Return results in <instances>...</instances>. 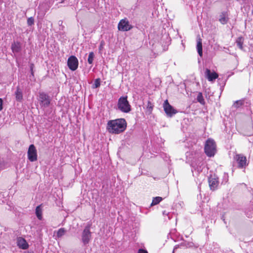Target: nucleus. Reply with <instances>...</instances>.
<instances>
[{"instance_id": "17", "label": "nucleus", "mask_w": 253, "mask_h": 253, "mask_svg": "<svg viewBox=\"0 0 253 253\" xmlns=\"http://www.w3.org/2000/svg\"><path fill=\"white\" fill-rule=\"evenodd\" d=\"M42 204H41L37 206L36 209V214L38 218L40 220L42 219Z\"/></svg>"}, {"instance_id": "27", "label": "nucleus", "mask_w": 253, "mask_h": 253, "mask_svg": "<svg viewBox=\"0 0 253 253\" xmlns=\"http://www.w3.org/2000/svg\"><path fill=\"white\" fill-rule=\"evenodd\" d=\"M34 23V19L32 17L29 18L27 20V24L29 26H31Z\"/></svg>"}, {"instance_id": "21", "label": "nucleus", "mask_w": 253, "mask_h": 253, "mask_svg": "<svg viewBox=\"0 0 253 253\" xmlns=\"http://www.w3.org/2000/svg\"><path fill=\"white\" fill-rule=\"evenodd\" d=\"M163 199L161 197H156L155 198H154L152 203L151 204V206H154L158 204L160 202H161L162 201Z\"/></svg>"}, {"instance_id": "24", "label": "nucleus", "mask_w": 253, "mask_h": 253, "mask_svg": "<svg viewBox=\"0 0 253 253\" xmlns=\"http://www.w3.org/2000/svg\"><path fill=\"white\" fill-rule=\"evenodd\" d=\"M243 104H244V101L239 100H237L234 102V103L233 104V106L236 108H238L240 107V106H242Z\"/></svg>"}, {"instance_id": "14", "label": "nucleus", "mask_w": 253, "mask_h": 253, "mask_svg": "<svg viewBox=\"0 0 253 253\" xmlns=\"http://www.w3.org/2000/svg\"><path fill=\"white\" fill-rule=\"evenodd\" d=\"M229 20L228 14L227 12H222L219 15V21L221 24L224 25L228 23Z\"/></svg>"}, {"instance_id": "15", "label": "nucleus", "mask_w": 253, "mask_h": 253, "mask_svg": "<svg viewBox=\"0 0 253 253\" xmlns=\"http://www.w3.org/2000/svg\"><path fill=\"white\" fill-rule=\"evenodd\" d=\"M197 49L199 55L202 57L203 55L202 40L200 37L197 38Z\"/></svg>"}, {"instance_id": "9", "label": "nucleus", "mask_w": 253, "mask_h": 253, "mask_svg": "<svg viewBox=\"0 0 253 253\" xmlns=\"http://www.w3.org/2000/svg\"><path fill=\"white\" fill-rule=\"evenodd\" d=\"M234 159L238 163V167L240 169L245 168L248 165L247 158L242 154H236Z\"/></svg>"}, {"instance_id": "23", "label": "nucleus", "mask_w": 253, "mask_h": 253, "mask_svg": "<svg viewBox=\"0 0 253 253\" xmlns=\"http://www.w3.org/2000/svg\"><path fill=\"white\" fill-rule=\"evenodd\" d=\"M154 105L151 101H148L146 106L147 110L150 113H152Z\"/></svg>"}, {"instance_id": "7", "label": "nucleus", "mask_w": 253, "mask_h": 253, "mask_svg": "<svg viewBox=\"0 0 253 253\" xmlns=\"http://www.w3.org/2000/svg\"><path fill=\"white\" fill-rule=\"evenodd\" d=\"M163 107L165 112L169 117H171L177 113V110L169 104L167 99L164 101Z\"/></svg>"}, {"instance_id": "20", "label": "nucleus", "mask_w": 253, "mask_h": 253, "mask_svg": "<svg viewBox=\"0 0 253 253\" xmlns=\"http://www.w3.org/2000/svg\"><path fill=\"white\" fill-rule=\"evenodd\" d=\"M197 99L198 102H199L201 104L203 105L205 104V101L202 92L198 93Z\"/></svg>"}, {"instance_id": "3", "label": "nucleus", "mask_w": 253, "mask_h": 253, "mask_svg": "<svg viewBox=\"0 0 253 253\" xmlns=\"http://www.w3.org/2000/svg\"><path fill=\"white\" fill-rule=\"evenodd\" d=\"M117 107L119 110L125 113H128L131 111V105L127 100V96H121L119 98Z\"/></svg>"}, {"instance_id": "2", "label": "nucleus", "mask_w": 253, "mask_h": 253, "mask_svg": "<svg viewBox=\"0 0 253 253\" xmlns=\"http://www.w3.org/2000/svg\"><path fill=\"white\" fill-rule=\"evenodd\" d=\"M204 152L208 157H213L216 152V145L214 140L208 138L205 143Z\"/></svg>"}, {"instance_id": "5", "label": "nucleus", "mask_w": 253, "mask_h": 253, "mask_svg": "<svg viewBox=\"0 0 253 253\" xmlns=\"http://www.w3.org/2000/svg\"><path fill=\"white\" fill-rule=\"evenodd\" d=\"M27 156L30 162L36 161L38 159V154L36 147L34 144H31L28 148Z\"/></svg>"}, {"instance_id": "4", "label": "nucleus", "mask_w": 253, "mask_h": 253, "mask_svg": "<svg viewBox=\"0 0 253 253\" xmlns=\"http://www.w3.org/2000/svg\"><path fill=\"white\" fill-rule=\"evenodd\" d=\"M91 224H88L85 226L82 235V240L84 245H87L90 241L91 237V233L90 231Z\"/></svg>"}, {"instance_id": "8", "label": "nucleus", "mask_w": 253, "mask_h": 253, "mask_svg": "<svg viewBox=\"0 0 253 253\" xmlns=\"http://www.w3.org/2000/svg\"><path fill=\"white\" fill-rule=\"evenodd\" d=\"M67 65L71 71H74L77 70L79 65L77 58L74 55L70 56L67 60Z\"/></svg>"}, {"instance_id": "29", "label": "nucleus", "mask_w": 253, "mask_h": 253, "mask_svg": "<svg viewBox=\"0 0 253 253\" xmlns=\"http://www.w3.org/2000/svg\"><path fill=\"white\" fill-rule=\"evenodd\" d=\"M104 45V42L102 41L100 42V45L99 47V49L100 50H101L103 49Z\"/></svg>"}, {"instance_id": "28", "label": "nucleus", "mask_w": 253, "mask_h": 253, "mask_svg": "<svg viewBox=\"0 0 253 253\" xmlns=\"http://www.w3.org/2000/svg\"><path fill=\"white\" fill-rule=\"evenodd\" d=\"M34 64L33 63H31L30 65V70L31 72V74L33 76H34Z\"/></svg>"}, {"instance_id": "19", "label": "nucleus", "mask_w": 253, "mask_h": 253, "mask_svg": "<svg viewBox=\"0 0 253 253\" xmlns=\"http://www.w3.org/2000/svg\"><path fill=\"white\" fill-rule=\"evenodd\" d=\"M11 48L13 52H18L20 50V44L19 42H14L11 45Z\"/></svg>"}, {"instance_id": "13", "label": "nucleus", "mask_w": 253, "mask_h": 253, "mask_svg": "<svg viewBox=\"0 0 253 253\" xmlns=\"http://www.w3.org/2000/svg\"><path fill=\"white\" fill-rule=\"evenodd\" d=\"M209 184L211 190H215L218 185V180L217 178L211 176L209 178Z\"/></svg>"}, {"instance_id": "16", "label": "nucleus", "mask_w": 253, "mask_h": 253, "mask_svg": "<svg viewBox=\"0 0 253 253\" xmlns=\"http://www.w3.org/2000/svg\"><path fill=\"white\" fill-rule=\"evenodd\" d=\"M244 42V39L242 37H238L236 40V43L237 44V46L241 50H244L243 44Z\"/></svg>"}, {"instance_id": "11", "label": "nucleus", "mask_w": 253, "mask_h": 253, "mask_svg": "<svg viewBox=\"0 0 253 253\" xmlns=\"http://www.w3.org/2000/svg\"><path fill=\"white\" fill-rule=\"evenodd\" d=\"M205 76L209 81L212 82L218 77V75L215 72H211L209 69H206L205 71Z\"/></svg>"}, {"instance_id": "22", "label": "nucleus", "mask_w": 253, "mask_h": 253, "mask_svg": "<svg viewBox=\"0 0 253 253\" xmlns=\"http://www.w3.org/2000/svg\"><path fill=\"white\" fill-rule=\"evenodd\" d=\"M94 58V54L93 52H90L89 53L88 57L87 59L88 63L89 64H92Z\"/></svg>"}, {"instance_id": "31", "label": "nucleus", "mask_w": 253, "mask_h": 253, "mask_svg": "<svg viewBox=\"0 0 253 253\" xmlns=\"http://www.w3.org/2000/svg\"><path fill=\"white\" fill-rule=\"evenodd\" d=\"M3 101L1 98H0V111L2 110Z\"/></svg>"}, {"instance_id": "6", "label": "nucleus", "mask_w": 253, "mask_h": 253, "mask_svg": "<svg viewBox=\"0 0 253 253\" xmlns=\"http://www.w3.org/2000/svg\"><path fill=\"white\" fill-rule=\"evenodd\" d=\"M133 26L129 24L126 18L121 19L118 25V29L121 31H128L130 30Z\"/></svg>"}, {"instance_id": "25", "label": "nucleus", "mask_w": 253, "mask_h": 253, "mask_svg": "<svg viewBox=\"0 0 253 253\" xmlns=\"http://www.w3.org/2000/svg\"><path fill=\"white\" fill-rule=\"evenodd\" d=\"M65 230L63 228H60L57 233V237L59 238L63 236L65 233Z\"/></svg>"}, {"instance_id": "26", "label": "nucleus", "mask_w": 253, "mask_h": 253, "mask_svg": "<svg viewBox=\"0 0 253 253\" xmlns=\"http://www.w3.org/2000/svg\"><path fill=\"white\" fill-rule=\"evenodd\" d=\"M100 85V80L99 78L96 79L93 84V88H97Z\"/></svg>"}, {"instance_id": "18", "label": "nucleus", "mask_w": 253, "mask_h": 253, "mask_svg": "<svg viewBox=\"0 0 253 253\" xmlns=\"http://www.w3.org/2000/svg\"><path fill=\"white\" fill-rule=\"evenodd\" d=\"M15 97L17 101H21L23 99V94L22 91L19 87H17L16 91L15 93Z\"/></svg>"}, {"instance_id": "10", "label": "nucleus", "mask_w": 253, "mask_h": 253, "mask_svg": "<svg viewBox=\"0 0 253 253\" xmlns=\"http://www.w3.org/2000/svg\"><path fill=\"white\" fill-rule=\"evenodd\" d=\"M39 101L42 106L47 107L50 103V100L48 95L43 92H39Z\"/></svg>"}, {"instance_id": "12", "label": "nucleus", "mask_w": 253, "mask_h": 253, "mask_svg": "<svg viewBox=\"0 0 253 253\" xmlns=\"http://www.w3.org/2000/svg\"><path fill=\"white\" fill-rule=\"evenodd\" d=\"M17 244L20 249L23 250L27 249L29 247V245L26 240L22 237H18L17 240Z\"/></svg>"}, {"instance_id": "30", "label": "nucleus", "mask_w": 253, "mask_h": 253, "mask_svg": "<svg viewBox=\"0 0 253 253\" xmlns=\"http://www.w3.org/2000/svg\"><path fill=\"white\" fill-rule=\"evenodd\" d=\"M137 253H148V252L144 249H139Z\"/></svg>"}, {"instance_id": "1", "label": "nucleus", "mask_w": 253, "mask_h": 253, "mask_svg": "<svg viewBox=\"0 0 253 253\" xmlns=\"http://www.w3.org/2000/svg\"><path fill=\"white\" fill-rule=\"evenodd\" d=\"M127 123L125 119H117L109 121L106 129L111 134H118L124 132L126 128Z\"/></svg>"}]
</instances>
